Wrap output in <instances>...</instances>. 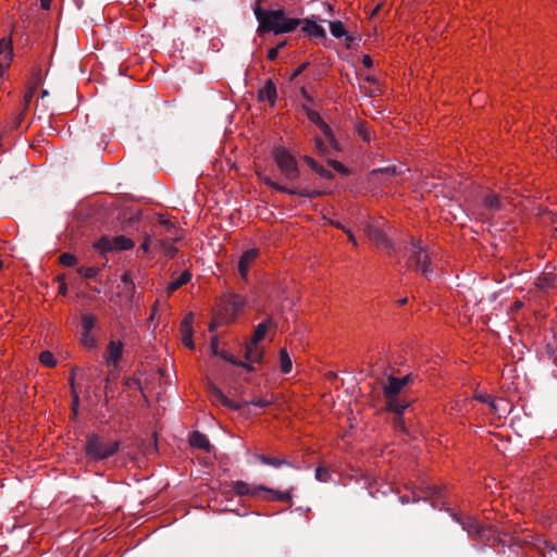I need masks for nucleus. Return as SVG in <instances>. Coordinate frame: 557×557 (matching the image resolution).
I'll list each match as a JSON object with an SVG mask.
<instances>
[{"label":"nucleus","instance_id":"nucleus-37","mask_svg":"<svg viewBox=\"0 0 557 557\" xmlns=\"http://www.w3.org/2000/svg\"><path fill=\"white\" fill-rule=\"evenodd\" d=\"M99 269L95 267H79L77 273L86 278H94L98 275Z\"/></svg>","mask_w":557,"mask_h":557},{"label":"nucleus","instance_id":"nucleus-41","mask_svg":"<svg viewBox=\"0 0 557 557\" xmlns=\"http://www.w3.org/2000/svg\"><path fill=\"white\" fill-rule=\"evenodd\" d=\"M82 343L84 346L88 348H92L96 346V339L92 336L91 332H84L82 335Z\"/></svg>","mask_w":557,"mask_h":557},{"label":"nucleus","instance_id":"nucleus-15","mask_svg":"<svg viewBox=\"0 0 557 557\" xmlns=\"http://www.w3.org/2000/svg\"><path fill=\"white\" fill-rule=\"evenodd\" d=\"M233 491L239 496H260L261 490H265L263 485H251L245 481H235L232 484Z\"/></svg>","mask_w":557,"mask_h":557},{"label":"nucleus","instance_id":"nucleus-26","mask_svg":"<svg viewBox=\"0 0 557 557\" xmlns=\"http://www.w3.org/2000/svg\"><path fill=\"white\" fill-rule=\"evenodd\" d=\"M255 458L259 460L261 463L267 466H272L274 468H280L284 465H289L286 459L275 458V457H268L263 454H256Z\"/></svg>","mask_w":557,"mask_h":557},{"label":"nucleus","instance_id":"nucleus-45","mask_svg":"<svg viewBox=\"0 0 557 557\" xmlns=\"http://www.w3.org/2000/svg\"><path fill=\"white\" fill-rule=\"evenodd\" d=\"M122 282L125 284V287L129 290V292H133L135 289V284L134 282L132 281L131 278V275L128 272H125L122 277H121Z\"/></svg>","mask_w":557,"mask_h":557},{"label":"nucleus","instance_id":"nucleus-60","mask_svg":"<svg viewBox=\"0 0 557 557\" xmlns=\"http://www.w3.org/2000/svg\"><path fill=\"white\" fill-rule=\"evenodd\" d=\"M65 292H66L65 285H61L60 286V293L65 294Z\"/></svg>","mask_w":557,"mask_h":557},{"label":"nucleus","instance_id":"nucleus-56","mask_svg":"<svg viewBox=\"0 0 557 557\" xmlns=\"http://www.w3.org/2000/svg\"><path fill=\"white\" fill-rule=\"evenodd\" d=\"M380 172H385L387 174H396V168L393 166V168H385L384 170H380Z\"/></svg>","mask_w":557,"mask_h":557},{"label":"nucleus","instance_id":"nucleus-33","mask_svg":"<svg viewBox=\"0 0 557 557\" xmlns=\"http://www.w3.org/2000/svg\"><path fill=\"white\" fill-rule=\"evenodd\" d=\"M484 206L487 209L497 210L502 207V201L496 194L490 193L484 197Z\"/></svg>","mask_w":557,"mask_h":557},{"label":"nucleus","instance_id":"nucleus-14","mask_svg":"<svg viewBox=\"0 0 557 557\" xmlns=\"http://www.w3.org/2000/svg\"><path fill=\"white\" fill-rule=\"evenodd\" d=\"M264 182H265L267 185H269L273 189H275L277 191H281V193H286V194H289V195H299V196L308 197V198H314V197H318V196L321 195V193L319 190L288 188V187H286L284 185H280L277 183L271 181L270 178L264 180Z\"/></svg>","mask_w":557,"mask_h":557},{"label":"nucleus","instance_id":"nucleus-63","mask_svg":"<svg viewBox=\"0 0 557 557\" xmlns=\"http://www.w3.org/2000/svg\"><path fill=\"white\" fill-rule=\"evenodd\" d=\"M406 301H407V299H406V298H405V299H400V304H401V305H403V304H405Z\"/></svg>","mask_w":557,"mask_h":557},{"label":"nucleus","instance_id":"nucleus-34","mask_svg":"<svg viewBox=\"0 0 557 557\" xmlns=\"http://www.w3.org/2000/svg\"><path fill=\"white\" fill-rule=\"evenodd\" d=\"M490 408L494 413L502 414L503 412L507 411L508 404L505 403L503 399H495L491 398L488 401Z\"/></svg>","mask_w":557,"mask_h":557},{"label":"nucleus","instance_id":"nucleus-3","mask_svg":"<svg viewBox=\"0 0 557 557\" xmlns=\"http://www.w3.org/2000/svg\"><path fill=\"white\" fill-rule=\"evenodd\" d=\"M410 375L403 377L389 376L383 388V394L386 400V409L401 416L408 408L409 401L403 400L398 397L403 388L409 383Z\"/></svg>","mask_w":557,"mask_h":557},{"label":"nucleus","instance_id":"nucleus-48","mask_svg":"<svg viewBox=\"0 0 557 557\" xmlns=\"http://www.w3.org/2000/svg\"><path fill=\"white\" fill-rule=\"evenodd\" d=\"M329 164L337 172L342 174H347V169L338 161L335 160H329Z\"/></svg>","mask_w":557,"mask_h":557},{"label":"nucleus","instance_id":"nucleus-24","mask_svg":"<svg viewBox=\"0 0 557 557\" xmlns=\"http://www.w3.org/2000/svg\"><path fill=\"white\" fill-rule=\"evenodd\" d=\"M212 393V400L216 404H221L224 407L231 408V409H238V405L234 403L233 400L228 399L222 391H220L216 387H213L211 389Z\"/></svg>","mask_w":557,"mask_h":557},{"label":"nucleus","instance_id":"nucleus-18","mask_svg":"<svg viewBox=\"0 0 557 557\" xmlns=\"http://www.w3.org/2000/svg\"><path fill=\"white\" fill-rule=\"evenodd\" d=\"M302 32L310 37L324 39L326 37V33L324 28L319 25L314 20L304 18L301 20Z\"/></svg>","mask_w":557,"mask_h":557},{"label":"nucleus","instance_id":"nucleus-61","mask_svg":"<svg viewBox=\"0 0 557 557\" xmlns=\"http://www.w3.org/2000/svg\"><path fill=\"white\" fill-rule=\"evenodd\" d=\"M380 8H381L380 5H376L375 9L372 12V15H374L380 10Z\"/></svg>","mask_w":557,"mask_h":557},{"label":"nucleus","instance_id":"nucleus-4","mask_svg":"<svg viewBox=\"0 0 557 557\" xmlns=\"http://www.w3.org/2000/svg\"><path fill=\"white\" fill-rule=\"evenodd\" d=\"M84 448L89 459L98 461L113 456L120 448V442L106 441L98 434H89Z\"/></svg>","mask_w":557,"mask_h":557},{"label":"nucleus","instance_id":"nucleus-13","mask_svg":"<svg viewBox=\"0 0 557 557\" xmlns=\"http://www.w3.org/2000/svg\"><path fill=\"white\" fill-rule=\"evenodd\" d=\"M264 347L260 343L249 341L245 345V363L253 364L260 363L263 359Z\"/></svg>","mask_w":557,"mask_h":557},{"label":"nucleus","instance_id":"nucleus-19","mask_svg":"<svg viewBox=\"0 0 557 557\" xmlns=\"http://www.w3.org/2000/svg\"><path fill=\"white\" fill-rule=\"evenodd\" d=\"M461 525L462 529L468 532V534L483 537L484 528L479 523L476 519L467 517L461 521Z\"/></svg>","mask_w":557,"mask_h":557},{"label":"nucleus","instance_id":"nucleus-8","mask_svg":"<svg viewBox=\"0 0 557 557\" xmlns=\"http://www.w3.org/2000/svg\"><path fill=\"white\" fill-rule=\"evenodd\" d=\"M153 236L168 242H177L181 238L177 227L165 219H160L153 226Z\"/></svg>","mask_w":557,"mask_h":557},{"label":"nucleus","instance_id":"nucleus-43","mask_svg":"<svg viewBox=\"0 0 557 557\" xmlns=\"http://www.w3.org/2000/svg\"><path fill=\"white\" fill-rule=\"evenodd\" d=\"M306 110V114H307V117L310 122H312L313 124L318 125L323 119L321 117V115L319 114V112L314 111V110H311V109H308V108H305Z\"/></svg>","mask_w":557,"mask_h":557},{"label":"nucleus","instance_id":"nucleus-32","mask_svg":"<svg viewBox=\"0 0 557 557\" xmlns=\"http://www.w3.org/2000/svg\"><path fill=\"white\" fill-rule=\"evenodd\" d=\"M330 32L335 38H342L347 35L345 25L341 21L330 22Z\"/></svg>","mask_w":557,"mask_h":557},{"label":"nucleus","instance_id":"nucleus-47","mask_svg":"<svg viewBox=\"0 0 557 557\" xmlns=\"http://www.w3.org/2000/svg\"><path fill=\"white\" fill-rule=\"evenodd\" d=\"M34 94H35V88H30L28 89L25 94H24V97H23V103H24V108L25 110L28 108L29 103L32 102V99L34 97Z\"/></svg>","mask_w":557,"mask_h":557},{"label":"nucleus","instance_id":"nucleus-57","mask_svg":"<svg viewBox=\"0 0 557 557\" xmlns=\"http://www.w3.org/2000/svg\"><path fill=\"white\" fill-rule=\"evenodd\" d=\"M555 555H557V550L552 548V549H548L546 553H544L543 557H554Z\"/></svg>","mask_w":557,"mask_h":557},{"label":"nucleus","instance_id":"nucleus-59","mask_svg":"<svg viewBox=\"0 0 557 557\" xmlns=\"http://www.w3.org/2000/svg\"><path fill=\"white\" fill-rule=\"evenodd\" d=\"M332 224L338 228H342L344 232L345 230H347L341 222L336 221V222H332Z\"/></svg>","mask_w":557,"mask_h":557},{"label":"nucleus","instance_id":"nucleus-27","mask_svg":"<svg viewBox=\"0 0 557 557\" xmlns=\"http://www.w3.org/2000/svg\"><path fill=\"white\" fill-rule=\"evenodd\" d=\"M280 370L284 374H288L293 369V361L286 349H281L278 354Z\"/></svg>","mask_w":557,"mask_h":557},{"label":"nucleus","instance_id":"nucleus-38","mask_svg":"<svg viewBox=\"0 0 557 557\" xmlns=\"http://www.w3.org/2000/svg\"><path fill=\"white\" fill-rule=\"evenodd\" d=\"M59 261L64 267H74L77 264V258L70 252H64L59 257Z\"/></svg>","mask_w":557,"mask_h":557},{"label":"nucleus","instance_id":"nucleus-35","mask_svg":"<svg viewBox=\"0 0 557 557\" xmlns=\"http://www.w3.org/2000/svg\"><path fill=\"white\" fill-rule=\"evenodd\" d=\"M97 324V317L91 313H86L82 318V327L84 332H91Z\"/></svg>","mask_w":557,"mask_h":557},{"label":"nucleus","instance_id":"nucleus-22","mask_svg":"<svg viewBox=\"0 0 557 557\" xmlns=\"http://www.w3.org/2000/svg\"><path fill=\"white\" fill-rule=\"evenodd\" d=\"M273 327V321L271 319H267L265 321L259 323L253 331V334L250 341L255 343H261V341L265 337L268 331Z\"/></svg>","mask_w":557,"mask_h":557},{"label":"nucleus","instance_id":"nucleus-51","mask_svg":"<svg viewBox=\"0 0 557 557\" xmlns=\"http://www.w3.org/2000/svg\"><path fill=\"white\" fill-rule=\"evenodd\" d=\"M362 64L364 65V67L370 69L373 65V61H372L371 57L368 54H364L362 57Z\"/></svg>","mask_w":557,"mask_h":557},{"label":"nucleus","instance_id":"nucleus-53","mask_svg":"<svg viewBox=\"0 0 557 557\" xmlns=\"http://www.w3.org/2000/svg\"><path fill=\"white\" fill-rule=\"evenodd\" d=\"M52 0H40V8L44 10H49L51 7Z\"/></svg>","mask_w":557,"mask_h":557},{"label":"nucleus","instance_id":"nucleus-21","mask_svg":"<svg viewBox=\"0 0 557 557\" xmlns=\"http://www.w3.org/2000/svg\"><path fill=\"white\" fill-rule=\"evenodd\" d=\"M0 55H3L4 63H0V69H7L12 61L13 49L12 41L9 38H2L0 40Z\"/></svg>","mask_w":557,"mask_h":557},{"label":"nucleus","instance_id":"nucleus-23","mask_svg":"<svg viewBox=\"0 0 557 557\" xmlns=\"http://www.w3.org/2000/svg\"><path fill=\"white\" fill-rule=\"evenodd\" d=\"M191 280V273L188 270H185L180 274L178 277L173 278L168 285V293L171 294L177 290L183 285L187 284Z\"/></svg>","mask_w":557,"mask_h":557},{"label":"nucleus","instance_id":"nucleus-6","mask_svg":"<svg viewBox=\"0 0 557 557\" xmlns=\"http://www.w3.org/2000/svg\"><path fill=\"white\" fill-rule=\"evenodd\" d=\"M274 161L281 173L290 181L299 177V169L296 158L285 148H275L273 151Z\"/></svg>","mask_w":557,"mask_h":557},{"label":"nucleus","instance_id":"nucleus-5","mask_svg":"<svg viewBox=\"0 0 557 557\" xmlns=\"http://www.w3.org/2000/svg\"><path fill=\"white\" fill-rule=\"evenodd\" d=\"M420 240L411 239L409 248V257L406 267L409 270H414L428 275L431 272V259L428 250L421 247Z\"/></svg>","mask_w":557,"mask_h":557},{"label":"nucleus","instance_id":"nucleus-42","mask_svg":"<svg viewBox=\"0 0 557 557\" xmlns=\"http://www.w3.org/2000/svg\"><path fill=\"white\" fill-rule=\"evenodd\" d=\"M314 149H315L317 153H319L320 156L327 154V147L324 144V141L319 137L314 138Z\"/></svg>","mask_w":557,"mask_h":557},{"label":"nucleus","instance_id":"nucleus-54","mask_svg":"<svg viewBox=\"0 0 557 557\" xmlns=\"http://www.w3.org/2000/svg\"><path fill=\"white\" fill-rule=\"evenodd\" d=\"M78 406V395L73 391V411L76 413V407Z\"/></svg>","mask_w":557,"mask_h":557},{"label":"nucleus","instance_id":"nucleus-29","mask_svg":"<svg viewBox=\"0 0 557 557\" xmlns=\"http://www.w3.org/2000/svg\"><path fill=\"white\" fill-rule=\"evenodd\" d=\"M320 131L323 133V135L325 136L327 143L330 144V146H332L335 150H338L339 147H338V143L336 141V139L334 138V135L332 133V129L331 127L327 125V123H325L323 120L317 125Z\"/></svg>","mask_w":557,"mask_h":557},{"label":"nucleus","instance_id":"nucleus-2","mask_svg":"<svg viewBox=\"0 0 557 557\" xmlns=\"http://www.w3.org/2000/svg\"><path fill=\"white\" fill-rule=\"evenodd\" d=\"M246 305L247 300L244 296L234 293L224 294L220 299L216 310L214 311L213 320L210 323V330L233 323Z\"/></svg>","mask_w":557,"mask_h":557},{"label":"nucleus","instance_id":"nucleus-9","mask_svg":"<svg viewBox=\"0 0 557 557\" xmlns=\"http://www.w3.org/2000/svg\"><path fill=\"white\" fill-rule=\"evenodd\" d=\"M124 344L120 339H111L103 354L108 367L116 368L123 357Z\"/></svg>","mask_w":557,"mask_h":557},{"label":"nucleus","instance_id":"nucleus-40","mask_svg":"<svg viewBox=\"0 0 557 557\" xmlns=\"http://www.w3.org/2000/svg\"><path fill=\"white\" fill-rule=\"evenodd\" d=\"M273 403L271 398L267 397H256L252 400H250V404L256 407L265 408L270 406Z\"/></svg>","mask_w":557,"mask_h":557},{"label":"nucleus","instance_id":"nucleus-55","mask_svg":"<svg viewBox=\"0 0 557 557\" xmlns=\"http://www.w3.org/2000/svg\"><path fill=\"white\" fill-rule=\"evenodd\" d=\"M211 349H212L214 355H219L220 356L221 352L218 351V341L216 339L212 341Z\"/></svg>","mask_w":557,"mask_h":557},{"label":"nucleus","instance_id":"nucleus-10","mask_svg":"<svg viewBox=\"0 0 557 557\" xmlns=\"http://www.w3.org/2000/svg\"><path fill=\"white\" fill-rule=\"evenodd\" d=\"M384 221L381 219L367 227L369 238L376 244L380 248H388L389 242L382 228Z\"/></svg>","mask_w":557,"mask_h":557},{"label":"nucleus","instance_id":"nucleus-46","mask_svg":"<svg viewBox=\"0 0 557 557\" xmlns=\"http://www.w3.org/2000/svg\"><path fill=\"white\" fill-rule=\"evenodd\" d=\"M314 172L320 175L321 177L323 178H326V180H330L333 177V174L331 171L326 170L324 166L322 165H318V168L314 170Z\"/></svg>","mask_w":557,"mask_h":557},{"label":"nucleus","instance_id":"nucleus-58","mask_svg":"<svg viewBox=\"0 0 557 557\" xmlns=\"http://www.w3.org/2000/svg\"><path fill=\"white\" fill-rule=\"evenodd\" d=\"M478 399H480L483 403H487L488 404V401L491 400V397L490 396L480 395V396H478Z\"/></svg>","mask_w":557,"mask_h":557},{"label":"nucleus","instance_id":"nucleus-11","mask_svg":"<svg viewBox=\"0 0 557 557\" xmlns=\"http://www.w3.org/2000/svg\"><path fill=\"white\" fill-rule=\"evenodd\" d=\"M259 249L251 248L243 252L238 261V273L243 280H247L249 270L259 257Z\"/></svg>","mask_w":557,"mask_h":557},{"label":"nucleus","instance_id":"nucleus-30","mask_svg":"<svg viewBox=\"0 0 557 557\" xmlns=\"http://www.w3.org/2000/svg\"><path fill=\"white\" fill-rule=\"evenodd\" d=\"M220 356L225 361H227L232 364H235V366H239V367L244 368L245 370H247L248 372L255 371L253 366H251L249 363H245V361L238 360L235 356H233L232 354H228L227 351H221Z\"/></svg>","mask_w":557,"mask_h":557},{"label":"nucleus","instance_id":"nucleus-12","mask_svg":"<svg viewBox=\"0 0 557 557\" xmlns=\"http://www.w3.org/2000/svg\"><path fill=\"white\" fill-rule=\"evenodd\" d=\"M193 323H194V314L191 312L187 313L181 322L180 332L181 339L184 346L189 349H194L195 344L193 341Z\"/></svg>","mask_w":557,"mask_h":557},{"label":"nucleus","instance_id":"nucleus-16","mask_svg":"<svg viewBox=\"0 0 557 557\" xmlns=\"http://www.w3.org/2000/svg\"><path fill=\"white\" fill-rule=\"evenodd\" d=\"M277 98L276 86L272 79H268L263 87L258 91L259 101H268L271 106L275 104Z\"/></svg>","mask_w":557,"mask_h":557},{"label":"nucleus","instance_id":"nucleus-25","mask_svg":"<svg viewBox=\"0 0 557 557\" xmlns=\"http://www.w3.org/2000/svg\"><path fill=\"white\" fill-rule=\"evenodd\" d=\"M175 242H168L163 239H158V244L153 246L158 251L163 252L168 258H173L176 253V248L174 247Z\"/></svg>","mask_w":557,"mask_h":557},{"label":"nucleus","instance_id":"nucleus-31","mask_svg":"<svg viewBox=\"0 0 557 557\" xmlns=\"http://www.w3.org/2000/svg\"><path fill=\"white\" fill-rule=\"evenodd\" d=\"M158 244V238L152 235H146L144 238V242L140 245V250L144 253H149L152 251H158V249H154L153 246Z\"/></svg>","mask_w":557,"mask_h":557},{"label":"nucleus","instance_id":"nucleus-36","mask_svg":"<svg viewBox=\"0 0 557 557\" xmlns=\"http://www.w3.org/2000/svg\"><path fill=\"white\" fill-rule=\"evenodd\" d=\"M39 361L42 366L53 368L57 364V359L53 354L49 350H45L39 355Z\"/></svg>","mask_w":557,"mask_h":557},{"label":"nucleus","instance_id":"nucleus-7","mask_svg":"<svg viewBox=\"0 0 557 557\" xmlns=\"http://www.w3.org/2000/svg\"><path fill=\"white\" fill-rule=\"evenodd\" d=\"M134 240L124 235L114 237L102 236L94 244V247L101 253L129 250L134 248Z\"/></svg>","mask_w":557,"mask_h":557},{"label":"nucleus","instance_id":"nucleus-62","mask_svg":"<svg viewBox=\"0 0 557 557\" xmlns=\"http://www.w3.org/2000/svg\"><path fill=\"white\" fill-rule=\"evenodd\" d=\"M261 1L262 0H256V5L255 7H257V5L261 7Z\"/></svg>","mask_w":557,"mask_h":557},{"label":"nucleus","instance_id":"nucleus-28","mask_svg":"<svg viewBox=\"0 0 557 557\" xmlns=\"http://www.w3.org/2000/svg\"><path fill=\"white\" fill-rule=\"evenodd\" d=\"M320 131L323 133V135L325 136L327 143L330 144V146H332L335 150H338L339 147H338V143L336 141V139L334 138V135L332 133V129L331 127L327 125V123H325L323 120L317 125Z\"/></svg>","mask_w":557,"mask_h":557},{"label":"nucleus","instance_id":"nucleus-17","mask_svg":"<svg viewBox=\"0 0 557 557\" xmlns=\"http://www.w3.org/2000/svg\"><path fill=\"white\" fill-rule=\"evenodd\" d=\"M263 492V495H260V497L263 500H275V502H285L290 503L293 499L292 490L288 491H277L274 488H269L265 486V490H261Z\"/></svg>","mask_w":557,"mask_h":557},{"label":"nucleus","instance_id":"nucleus-1","mask_svg":"<svg viewBox=\"0 0 557 557\" xmlns=\"http://www.w3.org/2000/svg\"><path fill=\"white\" fill-rule=\"evenodd\" d=\"M253 13L259 23V33L287 34L301 24V20L288 17L283 10H263L257 5Z\"/></svg>","mask_w":557,"mask_h":557},{"label":"nucleus","instance_id":"nucleus-20","mask_svg":"<svg viewBox=\"0 0 557 557\" xmlns=\"http://www.w3.org/2000/svg\"><path fill=\"white\" fill-rule=\"evenodd\" d=\"M189 444H190V446H193L195 448L202 449L205 451L211 450V444H210L208 437L198 431H195L190 434Z\"/></svg>","mask_w":557,"mask_h":557},{"label":"nucleus","instance_id":"nucleus-50","mask_svg":"<svg viewBox=\"0 0 557 557\" xmlns=\"http://www.w3.org/2000/svg\"><path fill=\"white\" fill-rule=\"evenodd\" d=\"M304 160L311 168L312 171H314L319 165V163H317L314 159L309 156H305Z\"/></svg>","mask_w":557,"mask_h":557},{"label":"nucleus","instance_id":"nucleus-39","mask_svg":"<svg viewBox=\"0 0 557 557\" xmlns=\"http://www.w3.org/2000/svg\"><path fill=\"white\" fill-rule=\"evenodd\" d=\"M315 479L320 482H327L331 479V473L326 468L318 467L315 469Z\"/></svg>","mask_w":557,"mask_h":557},{"label":"nucleus","instance_id":"nucleus-49","mask_svg":"<svg viewBox=\"0 0 557 557\" xmlns=\"http://www.w3.org/2000/svg\"><path fill=\"white\" fill-rule=\"evenodd\" d=\"M283 45H284V44H281L280 46H277V47H275V48H271V49L268 51V59H269L270 61H274V60L277 58V55H278V49H280L281 47H283Z\"/></svg>","mask_w":557,"mask_h":557},{"label":"nucleus","instance_id":"nucleus-44","mask_svg":"<svg viewBox=\"0 0 557 557\" xmlns=\"http://www.w3.org/2000/svg\"><path fill=\"white\" fill-rule=\"evenodd\" d=\"M358 133L366 141H370L371 139V133L369 128L364 124L358 125Z\"/></svg>","mask_w":557,"mask_h":557},{"label":"nucleus","instance_id":"nucleus-52","mask_svg":"<svg viewBox=\"0 0 557 557\" xmlns=\"http://www.w3.org/2000/svg\"><path fill=\"white\" fill-rule=\"evenodd\" d=\"M345 233L347 234L348 236V240L354 245V246H357L358 245V242L355 237V235L352 234L351 230L348 228V230H345Z\"/></svg>","mask_w":557,"mask_h":557}]
</instances>
